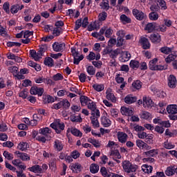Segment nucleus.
Instances as JSON below:
<instances>
[{"label": "nucleus", "instance_id": "obj_38", "mask_svg": "<svg viewBox=\"0 0 177 177\" xmlns=\"http://www.w3.org/2000/svg\"><path fill=\"white\" fill-rule=\"evenodd\" d=\"M160 50L162 53L165 55H169L173 50V47L172 48L167 47V46L161 47Z\"/></svg>", "mask_w": 177, "mask_h": 177}, {"label": "nucleus", "instance_id": "obj_57", "mask_svg": "<svg viewBox=\"0 0 177 177\" xmlns=\"http://www.w3.org/2000/svg\"><path fill=\"white\" fill-rule=\"evenodd\" d=\"M61 108H63V102L62 100L58 102L57 104H53L52 109L55 110H59Z\"/></svg>", "mask_w": 177, "mask_h": 177}, {"label": "nucleus", "instance_id": "obj_48", "mask_svg": "<svg viewBox=\"0 0 177 177\" xmlns=\"http://www.w3.org/2000/svg\"><path fill=\"white\" fill-rule=\"evenodd\" d=\"M20 10V6L18 4L10 6V12L12 14H17Z\"/></svg>", "mask_w": 177, "mask_h": 177}, {"label": "nucleus", "instance_id": "obj_50", "mask_svg": "<svg viewBox=\"0 0 177 177\" xmlns=\"http://www.w3.org/2000/svg\"><path fill=\"white\" fill-rule=\"evenodd\" d=\"M61 123H62V122H61L60 119L55 120L53 122L50 124V127L53 129L55 130L57 128H58V125H60Z\"/></svg>", "mask_w": 177, "mask_h": 177}, {"label": "nucleus", "instance_id": "obj_1", "mask_svg": "<svg viewBox=\"0 0 177 177\" xmlns=\"http://www.w3.org/2000/svg\"><path fill=\"white\" fill-rule=\"evenodd\" d=\"M46 50H48V46L46 45H41L38 49L37 53L35 50H29V55H31L35 62H39Z\"/></svg>", "mask_w": 177, "mask_h": 177}, {"label": "nucleus", "instance_id": "obj_43", "mask_svg": "<svg viewBox=\"0 0 177 177\" xmlns=\"http://www.w3.org/2000/svg\"><path fill=\"white\" fill-rule=\"evenodd\" d=\"M28 143L26 142H21L18 145V149L21 151H25L28 148Z\"/></svg>", "mask_w": 177, "mask_h": 177}, {"label": "nucleus", "instance_id": "obj_30", "mask_svg": "<svg viewBox=\"0 0 177 177\" xmlns=\"http://www.w3.org/2000/svg\"><path fill=\"white\" fill-rule=\"evenodd\" d=\"M120 21L123 24H130L132 20L131 18L128 17L126 15L122 14L120 16Z\"/></svg>", "mask_w": 177, "mask_h": 177}, {"label": "nucleus", "instance_id": "obj_54", "mask_svg": "<svg viewBox=\"0 0 177 177\" xmlns=\"http://www.w3.org/2000/svg\"><path fill=\"white\" fill-rule=\"evenodd\" d=\"M21 45H22V44H21L19 42H16V41H8L7 42L8 47H13V46L20 47Z\"/></svg>", "mask_w": 177, "mask_h": 177}, {"label": "nucleus", "instance_id": "obj_63", "mask_svg": "<svg viewBox=\"0 0 177 177\" xmlns=\"http://www.w3.org/2000/svg\"><path fill=\"white\" fill-rule=\"evenodd\" d=\"M87 75L84 73H80L79 75V80L81 83H84L86 82Z\"/></svg>", "mask_w": 177, "mask_h": 177}, {"label": "nucleus", "instance_id": "obj_35", "mask_svg": "<svg viewBox=\"0 0 177 177\" xmlns=\"http://www.w3.org/2000/svg\"><path fill=\"white\" fill-rule=\"evenodd\" d=\"M100 172H101L102 176L104 177H111L113 174V173H108L106 168L104 167H101Z\"/></svg>", "mask_w": 177, "mask_h": 177}, {"label": "nucleus", "instance_id": "obj_44", "mask_svg": "<svg viewBox=\"0 0 177 177\" xmlns=\"http://www.w3.org/2000/svg\"><path fill=\"white\" fill-rule=\"evenodd\" d=\"M107 17H108L107 12H100L98 15V21L102 23L106 21Z\"/></svg>", "mask_w": 177, "mask_h": 177}, {"label": "nucleus", "instance_id": "obj_6", "mask_svg": "<svg viewBox=\"0 0 177 177\" xmlns=\"http://www.w3.org/2000/svg\"><path fill=\"white\" fill-rule=\"evenodd\" d=\"M66 44L64 42L55 41L53 45V50L55 52H63L65 50Z\"/></svg>", "mask_w": 177, "mask_h": 177}, {"label": "nucleus", "instance_id": "obj_49", "mask_svg": "<svg viewBox=\"0 0 177 177\" xmlns=\"http://www.w3.org/2000/svg\"><path fill=\"white\" fill-rule=\"evenodd\" d=\"M158 17V12H152L149 14V18L151 21H157Z\"/></svg>", "mask_w": 177, "mask_h": 177}, {"label": "nucleus", "instance_id": "obj_27", "mask_svg": "<svg viewBox=\"0 0 177 177\" xmlns=\"http://www.w3.org/2000/svg\"><path fill=\"white\" fill-rule=\"evenodd\" d=\"M127 137L128 136L126 133L120 132V133H118V141L122 143H125L127 142Z\"/></svg>", "mask_w": 177, "mask_h": 177}, {"label": "nucleus", "instance_id": "obj_21", "mask_svg": "<svg viewBox=\"0 0 177 177\" xmlns=\"http://www.w3.org/2000/svg\"><path fill=\"white\" fill-rule=\"evenodd\" d=\"M150 40L153 44H159L161 41V37L159 34H152L150 35Z\"/></svg>", "mask_w": 177, "mask_h": 177}, {"label": "nucleus", "instance_id": "obj_2", "mask_svg": "<svg viewBox=\"0 0 177 177\" xmlns=\"http://www.w3.org/2000/svg\"><path fill=\"white\" fill-rule=\"evenodd\" d=\"M158 62V58H154L153 59L149 61V68L152 71H162L167 68V66L165 65H157Z\"/></svg>", "mask_w": 177, "mask_h": 177}, {"label": "nucleus", "instance_id": "obj_17", "mask_svg": "<svg viewBox=\"0 0 177 177\" xmlns=\"http://www.w3.org/2000/svg\"><path fill=\"white\" fill-rule=\"evenodd\" d=\"M101 123L104 127L108 128L111 126V121L106 116H102Z\"/></svg>", "mask_w": 177, "mask_h": 177}, {"label": "nucleus", "instance_id": "obj_24", "mask_svg": "<svg viewBox=\"0 0 177 177\" xmlns=\"http://www.w3.org/2000/svg\"><path fill=\"white\" fill-rule=\"evenodd\" d=\"M54 149L57 151H62L63 149V144L60 140H55L54 142Z\"/></svg>", "mask_w": 177, "mask_h": 177}, {"label": "nucleus", "instance_id": "obj_36", "mask_svg": "<svg viewBox=\"0 0 177 177\" xmlns=\"http://www.w3.org/2000/svg\"><path fill=\"white\" fill-rule=\"evenodd\" d=\"M106 100L112 102H115L116 98L113 93H109L108 91H106Z\"/></svg>", "mask_w": 177, "mask_h": 177}, {"label": "nucleus", "instance_id": "obj_62", "mask_svg": "<svg viewBox=\"0 0 177 177\" xmlns=\"http://www.w3.org/2000/svg\"><path fill=\"white\" fill-rule=\"evenodd\" d=\"M3 155L4 157H6V159H8L9 160L13 159V155L7 151H4L3 153Z\"/></svg>", "mask_w": 177, "mask_h": 177}, {"label": "nucleus", "instance_id": "obj_53", "mask_svg": "<svg viewBox=\"0 0 177 177\" xmlns=\"http://www.w3.org/2000/svg\"><path fill=\"white\" fill-rule=\"evenodd\" d=\"M62 28H55L53 30V34L55 37H59L62 34Z\"/></svg>", "mask_w": 177, "mask_h": 177}, {"label": "nucleus", "instance_id": "obj_7", "mask_svg": "<svg viewBox=\"0 0 177 177\" xmlns=\"http://www.w3.org/2000/svg\"><path fill=\"white\" fill-rule=\"evenodd\" d=\"M132 15L136 17L138 21H143L146 16L145 12L136 8L132 10Z\"/></svg>", "mask_w": 177, "mask_h": 177}, {"label": "nucleus", "instance_id": "obj_16", "mask_svg": "<svg viewBox=\"0 0 177 177\" xmlns=\"http://www.w3.org/2000/svg\"><path fill=\"white\" fill-rule=\"evenodd\" d=\"M67 133H71V134L73 136H77V137H82V133L78 130L77 129L75 128V127H71V128H68Z\"/></svg>", "mask_w": 177, "mask_h": 177}, {"label": "nucleus", "instance_id": "obj_19", "mask_svg": "<svg viewBox=\"0 0 177 177\" xmlns=\"http://www.w3.org/2000/svg\"><path fill=\"white\" fill-rule=\"evenodd\" d=\"M42 102L45 104L53 103L55 102V98H53L50 95H44L42 96Z\"/></svg>", "mask_w": 177, "mask_h": 177}, {"label": "nucleus", "instance_id": "obj_9", "mask_svg": "<svg viewBox=\"0 0 177 177\" xmlns=\"http://www.w3.org/2000/svg\"><path fill=\"white\" fill-rule=\"evenodd\" d=\"M167 84L170 88H175L177 86L176 77L174 75H170L167 78Z\"/></svg>", "mask_w": 177, "mask_h": 177}, {"label": "nucleus", "instance_id": "obj_47", "mask_svg": "<svg viewBox=\"0 0 177 177\" xmlns=\"http://www.w3.org/2000/svg\"><path fill=\"white\" fill-rule=\"evenodd\" d=\"M65 129V124L63 122L60 123L59 125L55 129V133L57 134H60L62 131H64Z\"/></svg>", "mask_w": 177, "mask_h": 177}, {"label": "nucleus", "instance_id": "obj_56", "mask_svg": "<svg viewBox=\"0 0 177 177\" xmlns=\"http://www.w3.org/2000/svg\"><path fill=\"white\" fill-rule=\"evenodd\" d=\"M71 121L73 122H79L81 123L82 122V118L81 116H71Z\"/></svg>", "mask_w": 177, "mask_h": 177}, {"label": "nucleus", "instance_id": "obj_13", "mask_svg": "<svg viewBox=\"0 0 177 177\" xmlns=\"http://www.w3.org/2000/svg\"><path fill=\"white\" fill-rule=\"evenodd\" d=\"M136 101H138V97L133 96L132 94H129L124 98V102L127 104H132Z\"/></svg>", "mask_w": 177, "mask_h": 177}, {"label": "nucleus", "instance_id": "obj_4", "mask_svg": "<svg viewBox=\"0 0 177 177\" xmlns=\"http://www.w3.org/2000/svg\"><path fill=\"white\" fill-rule=\"evenodd\" d=\"M91 115L90 117L91 124L93 125V129H97L100 127V122L98 119L100 118V110H96V113H91Z\"/></svg>", "mask_w": 177, "mask_h": 177}, {"label": "nucleus", "instance_id": "obj_11", "mask_svg": "<svg viewBox=\"0 0 177 177\" xmlns=\"http://www.w3.org/2000/svg\"><path fill=\"white\" fill-rule=\"evenodd\" d=\"M145 30L148 31L149 33H152L155 30H158V25L156 23H149L145 26Z\"/></svg>", "mask_w": 177, "mask_h": 177}, {"label": "nucleus", "instance_id": "obj_25", "mask_svg": "<svg viewBox=\"0 0 177 177\" xmlns=\"http://www.w3.org/2000/svg\"><path fill=\"white\" fill-rule=\"evenodd\" d=\"M165 174L167 176H173L175 174V165L167 167Z\"/></svg>", "mask_w": 177, "mask_h": 177}, {"label": "nucleus", "instance_id": "obj_22", "mask_svg": "<svg viewBox=\"0 0 177 177\" xmlns=\"http://www.w3.org/2000/svg\"><path fill=\"white\" fill-rule=\"evenodd\" d=\"M28 171H30L35 174H41L42 173V168L41 166L38 165H35L32 166V167H28Z\"/></svg>", "mask_w": 177, "mask_h": 177}, {"label": "nucleus", "instance_id": "obj_40", "mask_svg": "<svg viewBox=\"0 0 177 177\" xmlns=\"http://www.w3.org/2000/svg\"><path fill=\"white\" fill-rule=\"evenodd\" d=\"M86 73L91 76H93L95 74L96 69L93 66H88L86 68Z\"/></svg>", "mask_w": 177, "mask_h": 177}, {"label": "nucleus", "instance_id": "obj_46", "mask_svg": "<svg viewBox=\"0 0 177 177\" xmlns=\"http://www.w3.org/2000/svg\"><path fill=\"white\" fill-rule=\"evenodd\" d=\"M93 88L94 89V91H96L97 92H101L102 91H104V84H95L93 85Z\"/></svg>", "mask_w": 177, "mask_h": 177}, {"label": "nucleus", "instance_id": "obj_15", "mask_svg": "<svg viewBox=\"0 0 177 177\" xmlns=\"http://www.w3.org/2000/svg\"><path fill=\"white\" fill-rule=\"evenodd\" d=\"M121 114L125 116H132L133 115V111L132 109L126 106H122L120 109Z\"/></svg>", "mask_w": 177, "mask_h": 177}, {"label": "nucleus", "instance_id": "obj_14", "mask_svg": "<svg viewBox=\"0 0 177 177\" xmlns=\"http://www.w3.org/2000/svg\"><path fill=\"white\" fill-rule=\"evenodd\" d=\"M70 167L71 170L73 171L74 174H78L81 172L82 169L81 164H79L78 162L71 164Z\"/></svg>", "mask_w": 177, "mask_h": 177}, {"label": "nucleus", "instance_id": "obj_51", "mask_svg": "<svg viewBox=\"0 0 177 177\" xmlns=\"http://www.w3.org/2000/svg\"><path fill=\"white\" fill-rule=\"evenodd\" d=\"M111 155L115 157V159L120 160L122 156L118 149H113L111 151Z\"/></svg>", "mask_w": 177, "mask_h": 177}, {"label": "nucleus", "instance_id": "obj_61", "mask_svg": "<svg viewBox=\"0 0 177 177\" xmlns=\"http://www.w3.org/2000/svg\"><path fill=\"white\" fill-rule=\"evenodd\" d=\"M149 9L151 11H153V12H156L160 10V8L158 6V4L156 5V4H153L152 6H151L149 7Z\"/></svg>", "mask_w": 177, "mask_h": 177}, {"label": "nucleus", "instance_id": "obj_37", "mask_svg": "<svg viewBox=\"0 0 177 177\" xmlns=\"http://www.w3.org/2000/svg\"><path fill=\"white\" fill-rule=\"evenodd\" d=\"M157 5L161 8L162 10H166L167 9L166 1L165 0H156Z\"/></svg>", "mask_w": 177, "mask_h": 177}, {"label": "nucleus", "instance_id": "obj_28", "mask_svg": "<svg viewBox=\"0 0 177 177\" xmlns=\"http://www.w3.org/2000/svg\"><path fill=\"white\" fill-rule=\"evenodd\" d=\"M86 105H87V108H88L92 111V113L96 115V110H99V109H96L97 106H96L95 102L92 100V101H90L88 104H86Z\"/></svg>", "mask_w": 177, "mask_h": 177}, {"label": "nucleus", "instance_id": "obj_55", "mask_svg": "<svg viewBox=\"0 0 177 177\" xmlns=\"http://www.w3.org/2000/svg\"><path fill=\"white\" fill-rule=\"evenodd\" d=\"M62 104L63 108L65 109L66 110H68L71 106V104L66 98L62 100Z\"/></svg>", "mask_w": 177, "mask_h": 177}, {"label": "nucleus", "instance_id": "obj_18", "mask_svg": "<svg viewBox=\"0 0 177 177\" xmlns=\"http://www.w3.org/2000/svg\"><path fill=\"white\" fill-rule=\"evenodd\" d=\"M143 154L147 157H155L158 154V149H150L147 151H145Z\"/></svg>", "mask_w": 177, "mask_h": 177}, {"label": "nucleus", "instance_id": "obj_33", "mask_svg": "<svg viewBox=\"0 0 177 177\" xmlns=\"http://www.w3.org/2000/svg\"><path fill=\"white\" fill-rule=\"evenodd\" d=\"M131 53H129L127 51H125L122 53L121 61L123 62H128L131 59Z\"/></svg>", "mask_w": 177, "mask_h": 177}, {"label": "nucleus", "instance_id": "obj_32", "mask_svg": "<svg viewBox=\"0 0 177 177\" xmlns=\"http://www.w3.org/2000/svg\"><path fill=\"white\" fill-rule=\"evenodd\" d=\"M109 0H103L101 3H100V6H101L102 9L104 10H109L110 8Z\"/></svg>", "mask_w": 177, "mask_h": 177}, {"label": "nucleus", "instance_id": "obj_52", "mask_svg": "<svg viewBox=\"0 0 177 177\" xmlns=\"http://www.w3.org/2000/svg\"><path fill=\"white\" fill-rule=\"evenodd\" d=\"M10 3L8 1L4 2L3 5V10L8 14L9 15L10 13Z\"/></svg>", "mask_w": 177, "mask_h": 177}, {"label": "nucleus", "instance_id": "obj_3", "mask_svg": "<svg viewBox=\"0 0 177 177\" xmlns=\"http://www.w3.org/2000/svg\"><path fill=\"white\" fill-rule=\"evenodd\" d=\"M122 166L124 171L127 174L134 173L138 169V165H133L129 160L123 161Z\"/></svg>", "mask_w": 177, "mask_h": 177}, {"label": "nucleus", "instance_id": "obj_39", "mask_svg": "<svg viewBox=\"0 0 177 177\" xmlns=\"http://www.w3.org/2000/svg\"><path fill=\"white\" fill-rule=\"evenodd\" d=\"M44 64L48 67H53L54 66V61L53 58L48 57L44 59Z\"/></svg>", "mask_w": 177, "mask_h": 177}, {"label": "nucleus", "instance_id": "obj_59", "mask_svg": "<svg viewBox=\"0 0 177 177\" xmlns=\"http://www.w3.org/2000/svg\"><path fill=\"white\" fill-rule=\"evenodd\" d=\"M19 158L23 161H28L30 160V157L26 153H22L21 156H19Z\"/></svg>", "mask_w": 177, "mask_h": 177}, {"label": "nucleus", "instance_id": "obj_26", "mask_svg": "<svg viewBox=\"0 0 177 177\" xmlns=\"http://www.w3.org/2000/svg\"><path fill=\"white\" fill-rule=\"evenodd\" d=\"M80 101L81 105H82L83 106H87V104H88L90 101H92V100L88 98L87 96L80 95Z\"/></svg>", "mask_w": 177, "mask_h": 177}, {"label": "nucleus", "instance_id": "obj_45", "mask_svg": "<svg viewBox=\"0 0 177 177\" xmlns=\"http://www.w3.org/2000/svg\"><path fill=\"white\" fill-rule=\"evenodd\" d=\"M100 170V167L99 165L96 164H92L91 166L90 167V171L93 174H97Z\"/></svg>", "mask_w": 177, "mask_h": 177}, {"label": "nucleus", "instance_id": "obj_60", "mask_svg": "<svg viewBox=\"0 0 177 177\" xmlns=\"http://www.w3.org/2000/svg\"><path fill=\"white\" fill-rule=\"evenodd\" d=\"M53 80L55 81H60L64 80V76L61 73H57L53 75Z\"/></svg>", "mask_w": 177, "mask_h": 177}, {"label": "nucleus", "instance_id": "obj_34", "mask_svg": "<svg viewBox=\"0 0 177 177\" xmlns=\"http://www.w3.org/2000/svg\"><path fill=\"white\" fill-rule=\"evenodd\" d=\"M52 131L49 127H45L40 129L39 133L44 136H48V134L51 133Z\"/></svg>", "mask_w": 177, "mask_h": 177}, {"label": "nucleus", "instance_id": "obj_20", "mask_svg": "<svg viewBox=\"0 0 177 177\" xmlns=\"http://www.w3.org/2000/svg\"><path fill=\"white\" fill-rule=\"evenodd\" d=\"M167 111L168 114H177V105L170 104L167 107Z\"/></svg>", "mask_w": 177, "mask_h": 177}, {"label": "nucleus", "instance_id": "obj_31", "mask_svg": "<svg viewBox=\"0 0 177 177\" xmlns=\"http://www.w3.org/2000/svg\"><path fill=\"white\" fill-rule=\"evenodd\" d=\"M142 171L145 174H151L153 171V167L148 165H142Z\"/></svg>", "mask_w": 177, "mask_h": 177}, {"label": "nucleus", "instance_id": "obj_64", "mask_svg": "<svg viewBox=\"0 0 177 177\" xmlns=\"http://www.w3.org/2000/svg\"><path fill=\"white\" fill-rule=\"evenodd\" d=\"M48 166H50V168L52 169V171H55L57 169L56 161L55 160H52L50 162V164H48Z\"/></svg>", "mask_w": 177, "mask_h": 177}, {"label": "nucleus", "instance_id": "obj_5", "mask_svg": "<svg viewBox=\"0 0 177 177\" xmlns=\"http://www.w3.org/2000/svg\"><path fill=\"white\" fill-rule=\"evenodd\" d=\"M138 43H140L143 50H149L151 48V45L150 41L144 36H142L140 37V41H138Z\"/></svg>", "mask_w": 177, "mask_h": 177}, {"label": "nucleus", "instance_id": "obj_10", "mask_svg": "<svg viewBox=\"0 0 177 177\" xmlns=\"http://www.w3.org/2000/svg\"><path fill=\"white\" fill-rule=\"evenodd\" d=\"M136 146L140 149H145V150H150L151 147L148 145V144L145 143L143 140L140 139H137L136 141Z\"/></svg>", "mask_w": 177, "mask_h": 177}, {"label": "nucleus", "instance_id": "obj_58", "mask_svg": "<svg viewBox=\"0 0 177 177\" xmlns=\"http://www.w3.org/2000/svg\"><path fill=\"white\" fill-rule=\"evenodd\" d=\"M113 33V30L111 28H109L108 29H106L105 31V37L110 38L111 37Z\"/></svg>", "mask_w": 177, "mask_h": 177}, {"label": "nucleus", "instance_id": "obj_8", "mask_svg": "<svg viewBox=\"0 0 177 177\" xmlns=\"http://www.w3.org/2000/svg\"><path fill=\"white\" fill-rule=\"evenodd\" d=\"M44 92V89L41 87H37L33 86L30 89V94L32 95H38L39 97L42 96Z\"/></svg>", "mask_w": 177, "mask_h": 177}, {"label": "nucleus", "instance_id": "obj_23", "mask_svg": "<svg viewBox=\"0 0 177 177\" xmlns=\"http://www.w3.org/2000/svg\"><path fill=\"white\" fill-rule=\"evenodd\" d=\"M132 88L134 91H139L142 88V85H143V83L141 82L140 80H135L133 82H132Z\"/></svg>", "mask_w": 177, "mask_h": 177}, {"label": "nucleus", "instance_id": "obj_12", "mask_svg": "<svg viewBox=\"0 0 177 177\" xmlns=\"http://www.w3.org/2000/svg\"><path fill=\"white\" fill-rule=\"evenodd\" d=\"M153 106V102L151 98L143 97V107L145 109H151Z\"/></svg>", "mask_w": 177, "mask_h": 177}, {"label": "nucleus", "instance_id": "obj_42", "mask_svg": "<svg viewBox=\"0 0 177 177\" xmlns=\"http://www.w3.org/2000/svg\"><path fill=\"white\" fill-rule=\"evenodd\" d=\"M130 68L132 69H135V68H139L140 67V62L137 60L135 59H131L130 61V64H129Z\"/></svg>", "mask_w": 177, "mask_h": 177}, {"label": "nucleus", "instance_id": "obj_41", "mask_svg": "<svg viewBox=\"0 0 177 177\" xmlns=\"http://www.w3.org/2000/svg\"><path fill=\"white\" fill-rule=\"evenodd\" d=\"M159 108H157V113H159L160 114H165V108L166 104L164 102H160L158 104Z\"/></svg>", "mask_w": 177, "mask_h": 177}, {"label": "nucleus", "instance_id": "obj_29", "mask_svg": "<svg viewBox=\"0 0 177 177\" xmlns=\"http://www.w3.org/2000/svg\"><path fill=\"white\" fill-rule=\"evenodd\" d=\"M73 64L75 65H79L80 62L82 61L84 58V56L83 55H77L73 56Z\"/></svg>", "mask_w": 177, "mask_h": 177}]
</instances>
